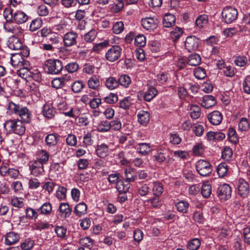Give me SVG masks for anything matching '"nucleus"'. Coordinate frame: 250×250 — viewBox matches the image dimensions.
I'll return each mask as SVG.
<instances>
[{
    "label": "nucleus",
    "mask_w": 250,
    "mask_h": 250,
    "mask_svg": "<svg viewBox=\"0 0 250 250\" xmlns=\"http://www.w3.org/2000/svg\"><path fill=\"white\" fill-rule=\"evenodd\" d=\"M63 114L71 118H78L81 114V110L78 107H71L68 111H64Z\"/></svg>",
    "instance_id": "45"
},
{
    "label": "nucleus",
    "mask_w": 250,
    "mask_h": 250,
    "mask_svg": "<svg viewBox=\"0 0 250 250\" xmlns=\"http://www.w3.org/2000/svg\"><path fill=\"white\" fill-rule=\"evenodd\" d=\"M228 136L230 142L235 144L238 141L236 132L234 128L230 127L229 129Z\"/></svg>",
    "instance_id": "61"
},
{
    "label": "nucleus",
    "mask_w": 250,
    "mask_h": 250,
    "mask_svg": "<svg viewBox=\"0 0 250 250\" xmlns=\"http://www.w3.org/2000/svg\"><path fill=\"white\" fill-rule=\"evenodd\" d=\"M25 123L19 119H9L3 124V128L7 134H15L22 136L26 130Z\"/></svg>",
    "instance_id": "3"
},
{
    "label": "nucleus",
    "mask_w": 250,
    "mask_h": 250,
    "mask_svg": "<svg viewBox=\"0 0 250 250\" xmlns=\"http://www.w3.org/2000/svg\"><path fill=\"white\" fill-rule=\"evenodd\" d=\"M197 172L204 177L209 175L212 171V166L209 161L205 160H199L195 164Z\"/></svg>",
    "instance_id": "5"
},
{
    "label": "nucleus",
    "mask_w": 250,
    "mask_h": 250,
    "mask_svg": "<svg viewBox=\"0 0 250 250\" xmlns=\"http://www.w3.org/2000/svg\"><path fill=\"white\" fill-rule=\"evenodd\" d=\"M40 213L44 215H48L52 211V205L49 202L44 203L39 208Z\"/></svg>",
    "instance_id": "55"
},
{
    "label": "nucleus",
    "mask_w": 250,
    "mask_h": 250,
    "mask_svg": "<svg viewBox=\"0 0 250 250\" xmlns=\"http://www.w3.org/2000/svg\"><path fill=\"white\" fill-rule=\"evenodd\" d=\"M237 193L242 198H246L250 192L249 183L243 179H239L236 183Z\"/></svg>",
    "instance_id": "9"
},
{
    "label": "nucleus",
    "mask_w": 250,
    "mask_h": 250,
    "mask_svg": "<svg viewBox=\"0 0 250 250\" xmlns=\"http://www.w3.org/2000/svg\"><path fill=\"white\" fill-rule=\"evenodd\" d=\"M238 128L241 131H247L250 128V123L248 119L245 117H242L239 121Z\"/></svg>",
    "instance_id": "50"
},
{
    "label": "nucleus",
    "mask_w": 250,
    "mask_h": 250,
    "mask_svg": "<svg viewBox=\"0 0 250 250\" xmlns=\"http://www.w3.org/2000/svg\"><path fill=\"white\" fill-rule=\"evenodd\" d=\"M222 16L225 22L230 23L236 20L238 12L235 8L231 6H226L222 10Z\"/></svg>",
    "instance_id": "6"
},
{
    "label": "nucleus",
    "mask_w": 250,
    "mask_h": 250,
    "mask_svg": "<svg viewBox=\"0 0 250 250\" xmlns=\"http://www.w3.org/2000/svg\"><path fill=\"white\" fill-rule=\"evenodd\" d=\"M43 164L34 161L30 166L31 173L35 176L43 175L44 173Z\"/></svg>",
    "instance_id": "15"
},
{
    "label": "nucleus",
    "mask_w": 250,
    "mask_h": 250,
    "mask_svg": "<svg viewBox=\"0 0 250 250\" xmlns=\"http://www.w3.org/2000/svg\"><path fill=\"white\" fill-rule=\"evenodd\" d=\"M66 191L67 189L65 188L62 186L59 187L56 193V197L59 200L65 199L66 196Z\"/></svg>",
    "instance_id": "58"
},
{
    "label": "nucleus",
    "mask_w": 250,
    "mask_h": 250,
    "mask_svg": "<svg viewBox=\"0 0 250 250\" xmlns=\"http://www.w3.org/2000/svg\"><path fill=\"white\" fill-rule=\"evenodd\" d=\"M216 101L214 97L212 95H206L203 98L201 105L206 108H208L214 105Z\"/></svg>",
    "instance_id": "27"
},
{
    "label": "nucleus",
    "mask_w": 250,
    "mask_h": 250,
    "mask_svg": "<svg viewBox=\"0 0 250 250\" xmlns=\"http://www.w3.org/2000/svg\"><path fill=\"white\" fill-rule=\"evenodd\" d=\"M194 75L199 80L203 79L206 76V70L204 68L198 67L194 69Z\"/></svg>",
    "instance_id": "59"
},
{
    "label": "nucleus",
    "mask_w": 250,
    "mask_h": 250,
    "mask_svg": "<svg viewBox=\"0 0 250 250\" xmlns=\"http://www.w3.org/2000/svg\"><path fill=\"white\" fill-rule=\"evenodd\" d=\"M97 129L99 132H106L111 128L110 123L107 121H101L96 126Z\"/></svg>",
    "instance_id": "48"
},
{
    "label": "nucleus",
    "mask_w": 250,
    "mask_h": 250,
    "mask_svg": "<svg viewBox=\"0 0 250 250\" xmlns=\"http://www.w3.org/2000/svg\"><path fill=\"white\" fill-rule=\"evenodd\" d=\"M122 52V49L120 45H112L106 52L105 58L109 62H114L119 60L121 57Z\"/></svg>",
    "instance_id": "7"
},
{
    "label": "nucleus",
    "mask_w": 250,
    "mask_h": 250,
    "mask_svg": "<svg viewBox=\"0 0 250 250\" xmlns=\"http://www.w3.org/2000/svg\"><path fill=\"white\" fill-rule=\"evenodd\" d=\"M183 30L181 27H176L172 29L170 32V38L173 42L177 41L183 35Z\"/></svg>",
    "instance_id": "40"
},
{
    "label": "nucleus",
    "mask_w": 250,
    "mask_h": 250,
    "mask_svg": "<svg viewBox=\"0 0 250 250\" xmlns=\"http://www.w3.org/2000/svg\"><path fill=\"white\" fill-rule=\"evenodd\" d=\"M233 154V151L229 147L225 146L222 151V158L225 161H229Z\"/></svg>",
    "instance_id": "51"
},
{
    "label": "nucleus",
    "mask_w": 250,
    "mask_h": 250,
    "mask_svg": "<svg viewBox=\"0 0 250 250\" xmlns=\"http://www.w3.org/2000/svg\"><path fill=\"white\" fill-rule=\"evenodd\" d=\"M60 136L56 133H51L48 134L45 137L46 145L49 147L56 146L59 140Z\"/></svg>",
    "instance_id": "20"
},
{
    "label": "nucleus",
    "mask_w": 250,
    "mask_h": 250,
    "mask_svg": "<svg viewBox=\"0 0 250 250\" xmlns=\"http://www.w3.org/2000/svg\"><path fill=\"white\" fill-rule=\"evenodd\" d=\"M175 20L176 18L173 15L166 14L163 18V24L164 27L169 28L175 24Z\"/></svg>",
    "instance_id": "28"
},
{
    "label": "nucleus",
    "mask_w": 250,
    "mask_h": 250,
    "mask_svg": "<svg viewBox=\"0 0 250 250\" xmlns=\"http://www.w3.org/2000/svg\"><path fill=\"white\" fill-rule=\"evenodd\" d=\"M141 24L146 30L152 31L157 27L158 21L154 17H146L142 20Z\"/></svg>",
    "instance_id": "10"
},
{
    "label": "nucleus",
    "mask_w": 250,
    "mask_h": 250,
    "mask_svg": "<svg viewBox=\"0 0 250 250\" xmlns=\"http://www.w3.org/2000/svg\"><path fill=\"white\" fill-rule=\"evenodd\" d=\"M104 101L106 103L113 104L118 101V96L115 93H110L104 97Z\"/></svg>",
    "instance_id": "62"
},
{
    "label": "nucleus",
    "mask_w": 250,
    "mask_h": 250,
    "mask_svg": "<svg viewBox=\"0 0 250 250\" xmlns=\"http://www.w3.org/2000/svg\"><path fill=\"white\" fill-rule=\"evenodd\" d=\"M86 211L87 206L83 202H81L77 204L74 208V212L78 216H81L85 214Z\"/></svg>",
    "instance_id": "38"
},
{
    "label": "nucleus",
    "mask_w": 250,
    "mask_h": 250,
    "mask_svg": "<svg viewBox=\"0 0 250 250\" xmlns=\"http://www.w3.org/2000/svg\"><path fill=\"white\" fill-rule=\"evenodd\" d=\"M124 29V24L123 21H117L114 23L112 28L113 33L115 34H119L122 33Z\"/></svg>",
    "instance_id": "53"
},
{
    "label": "nucleus",
    "mask_w": 250,
    "mask_h": 250,
    "mask_svg": "<svg viewBox=\"0 0 250 250\" xmlns=\"http://www.w3.org/2000/svg\"><path fill=\"white\" fill-rule=\"evenodd\" d=\"M201 58L197 54H191L188 59V63L191 66H196L201 62Z\"/></svg>",
    "instance_id": "41"
},
{
    "label": "nucleus",
    "mask_w": 250,
    "mask_h": 250,
    "mask_svg": "<svg viewBox=\"0 0 250 250\" xmlns=\"http://www.w3.org/2000/svg\"><path fill=\"white\" fill-rule=\"evenodd\" d=\"M243 90L247 94H250V75L247 76L242 83Z\"/></svg>",
    "instance_id": "64"
},
{
    "label": "nucleus",
    "mask_w": 250,
    "mask_h": 250,
    "mask_svg": "<svg viewBox=\"0 0 250 250\" xmlns=\"http://www.w3.org/2000/svg\"><path fill=\"white\" fill-rule=\"evenodd\" d=\"M146 202L149 204L151 207L155 208H159L162 205V201L160 199V196H154L147 199Z\"/></svg>",
    "instance_id": "33"
},
{
    "label": "nucleus",
    "mask_w": 250,
    "mask_h": 250,
    "mask_svg": "<svg viewBox=\"0 0 250 250\" xmlns=\"http://www.w3.org/2000/svg\"><path fill=\"white\" fill-rule=\"evenodd\" d=\"M13 22V21H6L3 24V29L5 32L15 35L21 34L23 31V29Z\"/></svg>",
    "instance_id": "11"
},
{
    "label": "nucleus",
    "mask_w": 250,
    "mask_h": 250,
    "mask_svg": "<svg viewBox=\"0 0 250 250\" xmlns=\"http://www.w3.org/2000/svg\"><path fill=\"white\" fill-rule=\"evenodd\" d=\"M59 214L63 218L69 217L71 214V208L67 203H61L60 204L59 209Z\"/></svg>",
    "instance_id": "18"
},
{
    "label": "nucleus",
    "mask_w": 250,
    "mask_h": 250,
    "mask_svg": "<svg viewBox=\"0 0 250 250\" xmlns=\"http://www.w3.org/2000/svg\"><path fill=\"white\" fill-rule=\"evenodd\" d=\"M208 21V20L207 15H200L196 19L195 24L199 28H202L207 24Z\"/></svg>",
    "instance_id": "49"
},
{
    "label": "nucleus",
    "mask_w": 250,
    "mask_h": 250,
    "mask_svg": "<svg viewBox=\"0 0 250 250\" xmlns=\"http://www.w3.org/2000/svg\"><path fill=\"white\" fill-rule=\"evenodd\" d=\"M216 171L219 177L223 178L227 176L229 171V167L226 163H221L217 167Z\"/></svg>",
    "instance_id": "35"
},
{
    "label": "nucleus",
    "mask_w": 250,
    "mask_h": 250,
    "mask_svg": "<svg viewBox=\"0 0 250 250\" xmlns=\"http://www.w3.org/2000/svg\"><path fill=\"white\" fill-rule=\"evenodd\" d=\"M83 87L84 84L81 81H75L71 85L72 90L75 93L81 92Z\"/></svg>",
    "instance_id": "63"
},
{
    "label": "nucleus",
    "mask_w": 250,
    "mask_h": 250,
    "mask_svg": "<svg viewBox=\"0 0 250 250\" xmlns=\"http://www.w3.org/2000/svg\"><path fill=\"white\" fill-rule=\"evenodd\" d=\"M96 36V31L95 30H91L84 34L83 40L87 42H91L95 40Z\"/></svg>",
    "instance_id": "60"
},
{
    "label": "nucleus",
    "mask_w": 250,
    "mask_h": 250,
    "mask_svg": "<svg viewBox=\"0 0 250 250\" xmlns=\"http://www.w3.org/2000/svg\"><path fill=\"white\" fill-rule=\"evenodd\" d=\"M125 181H127L129 183L132 182L136 179V176L133 168H126L125 171Z\"/></svg>",
    "instance_id": "47"
},
{
    "label": "nucleus",
    "mask_w": 250,
    "mask_h": 250,
    "mask_svg": "<svg viewBox=\"0 0 250 250\" xmlns=\"http://www.w3.org/2000/svg\"><path fill=\"white\" fill-rule=\"evenodd\" d=\"M199 44L198 39L194 36L188 37L185 42V48L188 52L195 51L197 49Z\"/></svg>",
    "instance_id": "13"
},
{
    "label": "nucleus",
    "mask_w": 250,
    "mask_h": 250,
    "mask_svg": "<svg viewBox=\"0 0 250 250\" xmlns=\"http://www.w3.org/2000/svg\"><path fill=\"white\" fill-rule=\"evenodd\" d=\"M49 154L44 149H41L38 151L37 159L35 161L39 162L42 164H46L49 160Z\"/></svg>",
    "instance_id": "31"
},
{
    "label": "nucleus",
    "mask_w": 250,
    "mask_h": 250,
    "mask_svg": "<svg viewBox=\"0 0 250 250\" xmlns=\"http://www.w3.org/2000/svg\"><path fill=\"white\" fill-rule=\"evenodd\" d=\"M200 245V240L198 238H194L188 242L187 246L190 250H197Z\"/></svg>",
    "instance_id": "54"
},
{
    "label": "nucleus",
    "mask_w": 250,
    "mask_h": 250,
    "mask_svg": "<svg viewBox=\"0 0 250 250\" xmlns=\"http://www.w3.org/2000/svg\"><path fill=\"white\" fill-rule=\"evenodd\" d=\"M201 192L204 198H208L212 193L211 186L208 181L203 183L201 188Z\"/></svg>",
    "instance_id": "30"
},
{
    "label": "nucleus",
    "mask_w": 250,
    "mask_h": 250,
    "mask_svg": "<svg viewBox=\"0 0 250 250\" xmlns=\"http://www.w3.org/2000/svg\"><path fill=\"white\" fill-rule=\"evenodd\" d=\"M158 94L157 90L153 86L149 85L144 92V99L146 101L150 102Z\"/></svg>",
    "instance_id": "22"
},
{
    "label": "nucleus",
    "mask_w": 250,
    "mask_h": 250,
    "mask_svg": "<svg viewBox=\"0 0 250 250\" xmlns=\"http://www.w3.org/2000/svg\"><path fill=\"white\" fill-rule=\"evenodd\" d=\"M105 87L110 90H114L119 86L118 79L114 77L106 78L104 82Z\"/></svg>",
    "instance_id": "26"
},
{
    "label": "nucleus",
    "mask_w": 250,
    "mask_h": 250,
    "mask_svg": "<svg viewBox=\"0 0 250 250\" xmlns=\"http://www.w3.org/2000/svg\"><path fill=\"white\" fill-rule=\"evenodd\" d=\"M201 108L197 105H192L190 107V117L193 119H197L200 116Z\"/></svg>",
    "instance_id": "52"
},
{
    "label": "nucleus",
    "mask_w": 250,
    "mask_h": 250,
    "mask_svg": "<svg viewBox=\"0 0 250 250\" xmlns=\"http://www.w3.org/2000/svg\"><path fill=\"white\" fill-rule=\"evenodd\" d=\"M118 82L119 86L121 85L124 88H126L130 85L131 79L128 75L123 74L118 78Z\"/></svg>",
    "instance_id": "29"
},
{
    "label": "nucleus",
    "mask_w": 250,
    "mask_h": 250,
    "mask_svg": "<svg viewBox=\"0 0 250 250\" xmlns=\"http://www.w3.org/2000/svg\"><path fill=\"white\" fill-rule=\"evenodd\" d=\"M94 241L89 237H84L79 240V243L83 247L91 250L94 245Z\"/></svg>",
    "instance_id": "42"
},
{
    "label": "nucleus",
    "mask_w": 250,
    "mask_h": 250,
    "mask_svg": "<svg viewBox=\"0 0 250 250\" xmlns=\"http://www.w3.org/2000/svg\"><path fill=\"white\" fill-rule=\"evenodd\" d=\"M54 231L57 236L61 239H65L67 232V229L62 226H56Z\"/></svg>",
    "instance_id": "56"
},
{
    "label": "nucleus",
    "mask_w": 250,
    "mask_h": 250,
    "mask_svg": "<svg viewBox=\"0 0 250 250\" xmlns=\"http://www.w3.org/2000/svg\"><path fill=\"white\" fill-rule=\"evenodd\" d=\"M42 113L46 118L50 119L55 116L56 111L52 105L45 104L42 107Z\"/></svg>",
    "instance_id": "21"
},
{
    "label": "nucleus",
    "mask_w": 250,
    "mask_h": 250,
    "mask_svg": "<svg viewBox=\"0 0 250 250\" xmlns=\"http://www.w3.org/2000/svg\"><path fill=\"white\" fill-rule=\"evenodd\" d=\"M7 45L10 49L14 50H21L23 47L21 40L14 36H12L8 38Z\"/></svg>",
    "instance_id": "14"
},
{
    "label": "nucleus",
    "mask_w": 250,
    "mask_h": 250,
    "mask_svg": "<svg viewBox=\"0 0 250 250\" xmlns=\"http://www.w3.org/2000/svg\"><path fill=\"white\" fill-rule=\"evenodd\" d=\"M80 140H82L83 146L87 147L88 146L91 145L93 143V140L92 139V135L90 132H87L83 134V136L79 137Z\"/></svg>",
    "instance_id": "43"
},
{
    "label": "nucleus",
    "mask_w": 250,
    "mask_h": 250,
    "mask_svg": "<svg viewBox=\"0 0 250 250\" xmlns=\"http://www.w3.org/2000/svg\"><path fill=\"white\" fill-rule=\"evenodd\" d=\"M231 188L227 184L220 185L217 190L218 197L222 201L229 199L231 195Z\"/></svg>",
    "instance_id": "8"
},
{
    "label": "nucleus",
    "mask_w": 250,
    "mask_h": 250,
    "mask_svg": "<svg viewBox=\"0 0 250 250\" xmlns=\"http://www.w3.org/2000/svg\"><path fill=\"white\" fill-rule=\"evenodd\" d=\"M175 207L179 212L186 213L188 212L189 204L186 201L181 200L175 204Z\"/></svg>",
    "instance_id": "39"
},
{
    "label": "nucleus",
    "mask_w": 250,
    "mask_h": 250,
    "mask_svg": "<svg viewBox=\"0 0 250 250\" xmlns=\"http://www.w3.org/2000/svg\"><path fill=\"white\" fill-rule=\"evenodd\" d=\"M108 152L109 148L107 145L104 143L97 145L96 147V153L99 157L104 158L108 154Z\"/></svg>",
    "instance_id": "25"
},
{
    "label": "nucleus",
    "mask_w": 250,
    "mask_h": 250,
    "mask_svg": "<svg viewBox=\"0 0 250 250\" xmlns=\"http://www.w3.org/2000/svg\"><path fill=\"white\" fill-rule=\"evenodd\" d=\"M8 110L12 114L18 116L20 120L26 124H29L32 120V113L25 106L10 102L8 103Z\"/></svg>",
    "instance_id": "2"
},
{
    "label": "nucleus",
    "mask_w": 250,
    "mask_h": 250,
    "mask_svg": "<svg viewBox=\"0 0 250 250\" xmlns=\"http://www.w3.org/2000/svg\"><path fill=\"white\" fill-rule=\"evenodd\" d=\"M78 35L73 31H70L65 33L63 37V45L65 47H71L76 45L77 43Z\"/></svg>",
    "instance_id": "12"
},
{
    "label": "nucleus",
    "mask_w": 250,
    "mask_h": 250,
    "mask_svg": "<svg viewBox=\"0 0 250 250\" xmlns=\"http://www.w3.org/2000/svg\"><path fill=\"white\" fill-rule=\"evenodd\" d=\"M28 19V16L21 11H17L14 13L13 21L18 23L21 24L25 22Z\"/></svg>",
    "instance_id": "23"
},
{
    "label": "nucleus",
    "mask_w": 250,
    "mask_h": 250,
    "mask_svg": "<svg viewBox=\"0 0 250 250\" xmlns=\"http://www.w3.org/2000/svg\"><path fill=\"white\" fill-rule=\"evenodd\" d=\"M146 43V37L143 34H138L134 38V44L138 46L143 47Z\"/></svg>",
    "instance_id": "57"
},
{
    "label": "nucleus",
    "mask_w": 250,
    "mask_h": 250,
    "mask_svg": "<svg viewBox=\"0 0 250 250\" xmlns=\"http://www.w3.org/2000/svg\"><path fill=\"white\" fill-rule=\"evenodd\" d=\"M42 24V21L40 18H36L32 21L30 26H29V30L34 32L40 28L41 27Z\"/></svg>",
    "instance_id": "46"
},
{
    "label": "nucleus",
    "mask_w": 250,
    "mask_h": 250,
    "mask_svg": "<svg viewBox=\"0 0 250 250\" xmlns=\"http://www.w3.org/2000/svg\"><path fill=\"white\" fill-rule=\"evenodd\" d=\"M44 67L49 74H58L63 66L62 61L59 59H48L44 62Z\"/></svg>",
    "instance_id": "4"
},
{
    "label": "nucleus",
    "mask_w": 250,
    "mask_h": 250,
    "mask_svg": "<svg viewBox=\"0 0 250 250\" xmlns=\"http://www.w3.org/2000/svg\"><path fill=\"white\" fill-rule=\"evenodd\" d=\"M153 196H160L164 191V186L159 181H155L150 184Z\"/></svg>",
    "instance_id": "17"
},
{
    "label": "nucleus",
    "mask_w": 250,
    "mask_h": 250,
    "mask_svg": "<svg viewBox=\"0 0 250 250\" xmlns=\"http://www.w3.org/2000/svg\"><path fill=\"white\" fill-rule=\"evenodd\" d=\"M138 121L143 125H147L150 120V114L146 111L141 110L137 114Z\"/></svg>",
    "instance_id": "24"
},
{
    "label": "nucleus",
    "mask_w": 250,
    "mask_h": 250,
    "mask_svg": "<svg viewBox=\"0 0 250 250\" xmlns=\"http://www.w3.org/2000/svg\"><path fill=\"white\" fill-rule=\"evenodd\" d=\"M11 64L13 67L17 68L16 73L17 75L26 82L32 80L39 83L42 79L41 72L37 69H30L29 61L23 57L22 53L12 54Z\"/></svg>",
    "instance_id": "1"
},
{
    "label": "nucleus",
    "mask_w": 250,
    "mask_h": 250,
    "mask_svg": "<svg viewBox=\"0 0 250 250\" xmlns=\"http://www.w3.org/2000/svg\"><path fill=\"white\" fill-rule=\"evenodd\" d=\"M136 147L138 152L144 155L148 154L152 150L149 144L147 143H140Z\"/></svg>",
    "instance_id": "34"
},
{
    "label": "nucleus",
    "mask_w": 250,
    "mask_h": 250,
    "mask_svg": "<svg viewBox=\"0 0 250 250\" xmlns=\"http://www.w3.org/2000/svg\"><path fill=\"white\" fill-rule=\"evenodd\" d=\"M209 122L213 125H218L222 121L223 116L218 111H213L208 115Z\"/></svg>",
    "instance_id": "16"
},
{
    "label": "nucleus",
    "mask_w": 250,
    "mask_h": 250,
    "mask_svg": "<svg viewBox=\"0 0 250 250\" xmlns=\"http://www.w3.org/2000/svg\"><path fill=\"white\" fill-rule=\"evenodd\" d=\"M150 186L141 183L138 188V193L141 196H146L149 193Z\"/></svg>",
    "instance_id": "44"
},
{
    "label": "nucleus",
    "mask_w": 250,
    "mask_h": 250,
    "mask_svg": "<svg viewBox=\"0 0 250 250\" xmlns=\"http://www.w3.org/2000/svg\"><path fill=\"white\" fill-rule=\"evenodd\" d=\"M87 85L90 89H98L100 85L99 78L96 75L91 77L87 81Z\"/></svg>",
    "instance_id": "37"
},
{
    "label": "nucleus",
    "mask_w": 250,
    "mask_h": 250,
    "mask_svg": "<svg viewBox=\"0 0 250 250\" xmlns=\"http://www.w3.org/2000/svg\"><path fill=\"white\" fill-rule=\"evenodd\" d=\"M109 45V41L104 40L103 42L98 43H95L91 49V52H95L96 53H100L101 51L107 47Z\"/></svg>",
    "instance_id": "32"
},
{
    "label": "nucleus",
    "mask_w": 250,
    "mask_h": 250,
    "mask_svg": "<svg viewBox=\"0 0 250 250\" xmlns=\"http://www.w3.org/2000/svg\"><path fill=\"white\" fill-rule=\"evenodd\" d=\"M20 240L19 235L15 232L7 233L5 236V243L6 245H12L18 242Z\"/></svg>",
    "instance_id": "19"
},
{
    "label": "nucleus",
    "mask_w": 250,
    "mask_h": 250,
    "mask_svg": "<svg viewBox=\"0 0 250 250\" xmlns=\"http://www.w3.org/2000/svg\"><path fill=\"white\" fill-rule=\"evenodd\" d=\"M129 187V183L125 180H120L116 185V188L119 193H126Z\"/></svg>",
    "instance_id": "36"
}]
</instances>
